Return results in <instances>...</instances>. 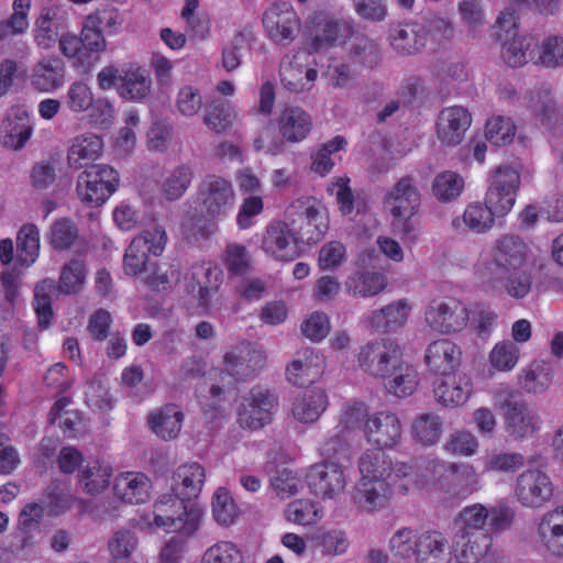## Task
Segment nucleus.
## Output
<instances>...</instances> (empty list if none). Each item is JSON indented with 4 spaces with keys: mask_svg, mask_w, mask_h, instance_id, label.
I'll return each mask as SVG.
<instances>
[{
    "mask_svg": "<svg viewBox=\"0 0 563 563\" xmlns=\"http://www.w3.org/2000/svg\"><path fill=\"white\" fill-rule=\"evenodd\" d=\"M358 468L361 478L354 487L352 500L365 512L386 508L394 493L406 495L413 483V464L394 462L380 450H367L363 453Z\"/></svg>",
    "mask_w": 563,
    "mask_h": 563,
    "instance_id": "f257e3e1",
    "label": "nucleus"
},
{
    "mask_svg": "<svg viewBox=\"0 0 563 563\" xmlns=\"http://www.w3.org/2000/svg\"><path fill=\"white\" fill-rule=\"evenodd\" d=\"M106 49L107 41L102 29L88 15L82 22L80 35L67 32L59 37V52L80 74H88Z\"/></svg>",
    "mask_w": 563,
    "mask_h": 563,
    "instance_id": "f03ea898",
    "label": "nucleus"
},
{
    "mask_svg": "<svg viewBox=\"0 0 563 563\" xmlns=\"http://www.w3.org/2000/svg\"><path fill=\"white\" fill-rule=\"evenodd\" d=\"M197 198L201 205V216L211 229L227 219L234 207L236 194L230 179L219 175H207L198 186Z\"/></svg>",
    "mask_w": 563,
    "mask_h": 563,
    "instance_id": "7ed1b4c3",
    "label": "nucleus"
},
{
    "mask_svg": "<svg viewBox=\"0 0 563 563\" xmlns=\"http://www.w3.org/2000/svg\"><path fill=\"white\" fill-rule=\"evenodd\" d=\"M178 494H164L153 506V523L167 532L191 536L199 527L201 512L186 505Z\"/></svg>",
    "mask_w": 563,
    "mask_h": 563,
    "instance_id": "20e7f679",
    "label": "nucleus"
},
{
    "mask_svg": "<svg viewBox=\"0 0 563 563\" xmlns=\"http://www.w3.org/2000/svg\"><path fill=\"white\" fill-rule=\"evenodd\" d=\"M286 219L295 243H317L328 231V220L310 197L294 200L286 209Z\"/></svg>",
    "mask_w": 563,
    "mask_h": 563,
    "instance_id": "39448f33",
    "label": "nucleus"
},
{
    "mask_svg": "<svg viewBox=\"0 0 563 563\" xmlns=\"http://www.w3.org/2000/svg\"><path fill=\"white\" fill-rule=\"evenodd\" d=\"M526 257V243L518 236L505 235L495 242L493 261L478 266L477 273L495 286L504 282L507 274L520 269Z\"/></svg>",
    "mask_w": 563,
    "mask_h": 563,
    "instance_id": "423d86ee",
    "label": "nucleus"
},
{
    "mask_svg": "<svg viewBox=\"0 0 563 563\" xmlns=\"http://www.w3.org/2000/svg\"><path fill=\"white\" fill-rule=\"evenodd\" d=\"M118 172L104 164L87 167L77 179V195L89 207L101 206L118 188Z\"/></svg>",
    "mask_w": 563,
    "mask_h": 563,
    "instance_id": "0eeeda50",
    "label": "nucleus"
},
{
    "mask_svg": "<svg viewBox=\"0 0 563 563\" xmlns=\"http://www.w3.org/2000/svg\"><path fill=\"white\" fill-rule=\"evenodd\" d=\"M426 322L435 332L454 334L466 328L470 311L465 302L455 297L433 299L426 309Z\"/></svg>",
    "mask_w": 563,
    "mask_h": 563,
    "instance_id": "6e6552de",
    "label": "nucleus"
},
{
    "mask_svg": "<svg viewBox=\"0 0 563 563\" xmlns=\"http://www.w3.org/2000/svg\"><path fill=\"white\" fill-rule=\"evenodd\" d=\"M278 405V396L267 387L257 385L242 398L239 423L242 428L257 430L269 423Z\"/></svg>",
    "mask_w": 563,
    "mask_h": 563,
    "instance_id": "1a4fd4ad",
    "label": "nucleus"
},
{
    "mask_svg": "<svg viewBox=\"0 0 563 563\" xmlns=\"http://www.w3.org/2000/svg\"><path fill=\"white\" fill-rule=\"evenodd\" d=\"M167 235L163 228L155 227L132 240L125 250L123 269L126 275L136 276L151 265L150 254L159 256L166 245Z\"/></svg>",
    "mask_w": 563,
    "mask_h": 563,
    "instance_id": "9d476101",
    "label": "nucleus"
},
{
    "mask_svg": "<svg viewBox=\"0 0 563 563\" xmlns=\"http://www.w3.org/2000/svg\"><path fill=\"white\" fill-rule=\"evenodd\" d=\"M402 362L399 345L388 339L363 346L357 355L358 366L373 377L390 378L393 371Z\"/></svg>",
    "mask_w": 563,
    "mask_h": 563,
    "instance_id": "9b49d317",
    "label": "nucleus"
},
{
    "mask_svg": "<svg viewBox=\"0 0 563 563\" xmlns=\"http://www.w3.org/2000/svg\"><path fill=\"white\" fill-rule=\"evenodd\" d=\"M519 186L520 175L516 168L503 165L495 169L485 200L496 217H503L512 209Z\"/></svg>",
    "mask_w": 563,
    "mask_h": 563,
    "instance_id": "f8f14e48",
    "label": "nucleus"
},
{
    "mask_svg": "<svg viewBox=\"0 0 563 563\" xmlns=\"http://www.w3.org/2000/svg\"><path fill=\"white\" fill-rule=\"evenodd\" d=\"M265 366V352L249 342L232 346L223 356L224 371L238 380L255 377Z\"/></svg>",
    "mask_w": 563,
    "mask_h": 563,
    "instance_id": "ddd939ff",
    "label": "nucleus"
},
{
    "mask_svg": "<svg viewBox=\"0 0 563 563\" xmlns=\"http://www.w3.org/2000/svg\"><path fill=\"white\" fill-rule=\"evenodd\" d=\"M383 203L388 208L393 219L415 217L421 205L417 180L409 175L400 177L386 190Z\"/></svg>",
    "mask_w": 563,
    "mask_h": 563,
    "instance_id": "4468645a",
    "label": "nucleus"
},
{
    "mask_svg": "<svg viewBox=\"0 0 563 563\" xmlns=\"http://www.w3.org/2000/svg\"><path fill=\"white\" fill-rule=\"evenodd\" d=\"M309 53L294 52L283 57L279 66L280 82L290 92H302L312 88L318 71L308 67Z\"/></svg>",
    "mask_w": 563,
    "mask_h": 563,
    "instance_id": "2eb2a0df",
    "label": "nucleus"
},
{
    "mask_svg": "<svg viewBox=\"0 0 563 563\" xmlns=\"http://www.w3.org/2000/svg\"><path fill=\"white\" fill-rule=\"evenodd\" d=\"M307 483L317 497L333 499L344 492L346 477L339 463L322 462L310 467Z\"/></svg>",
    "mask_w": 563,
    "mask_h": 563,
    "instance_id": "dca6fc26",
    "label": "nucleus"
},
{
    "mask_svg": "<svg viewBox=\"0 0 563 563\" xmlns=\"http://www.w3.org/2000/svg\"><path fill=\"white\" fill-rule=\"evenodd\" d=\"M553 489L548 474L532 468L522 472L517 477L515 493L523 506L540 508L551 499Z\"/></svg>",
    "mask_w": 563,
    "mask_h": 563,
    "instance_id": "f3484780",
    "label": "nucleus"
},
{
    "mask_svg": "<svg viewBox=\"0 0 563 563\" xmlns=\"http://www.w3.org/2000/svg\"><path fill=\"white\" fill-rule=\"evenodd\" d=\"M263 23L269 37L280 45L290 44L300 26L295 10L287 2L272 5L264 13Z\"/></svg>",
    "mask_w": 563,
    "mask_h": 563,
    "instance_id": "a211bd4d",
    "label": "nucleus"
},
{
    "mask_svg": "<svg viewBox=\"0 0 563 563\" xmlns=\"http://www.w3.org/2000/svg\"><path fill=\"white\" fill-rule=\"evenodd\" d=\"M401 422L397 415L389 411L377 412L367 419L364 435L375 450L391 449L401 439Z\"/></svg>",
    "mask_w": 563,
    "mask_h": 563,
    "instance_id": "6ab92c4d",
    "label": "nucleus"
},
{
    "mask_svg": "<svg viewBox=\"0 0 563 563\" xmlns=\"http://www.w3.org/2000/svg\"><path fill=\"white\" fill-rule=\"evenodd\" d=\"M472 124V115L461 106L448 107L440 111L437 121V135L448 146L460 144Z\"/></svg>",
    "mask_w": 563,
    "mask_h": 563,
    "instance_id": "aec40b11",
    "label": "nucleus"
},
{
    "mask_svg": "<svg viewBox=\"0 0 563 563\" xmlns=\"http://www.w3.org/2000/svg\"><path fill=\"white\" fill-rule=\"evenodd\" d=\"M222 283V272L217 266H194L190 276L185 283V291L196 299L202 308L209 306L211 297L218 291Z\"/></svg>",
    "mask_w": 563,
    "mask_h": 563,
    "instance_id": "412c9836",
    "label": "nucleus"
},
{
    "mask_svg": "<svg viewBox=\"0 0 563 563\" xmlns=\"http://www.w3.org/2000/svg\"><path fill=\"white\" fill-rule=\"evenodd\" d=\"M312 23L311 45L314 51L344 44L352 35V29L346 22L335 20L327 14H317Z\"/></svg>",
    "mask_w": 563,
    "mask_h": 563,
    "instance_id": "4be33fe9",
    "label": "nucleus"
},
{
    "mask_svg": "<svg viewBox=\"0 0 563 563\" xmlns=\"http://www.w3.org/2000/svg\"><path fill=\"white\" fill-rule=\"evenodd\" d=\"M424 361L430 371L441 376H448L460 367L462 350L453 341L440 339L428 345Z\"/></svg>",
    "mask_w": 563,
    "mask_h": 563,
    "instance_id": "5701e85b",
    "label": "nucleus"
},
{
    "mask_svg": "<svg viewBox=\"0 0 563 563\" xmlns=\"http://www.w3.org/2000/svg\"><path fill=\"white\" fill-rule=\"evenodd\" d=\"M323 368V356L313 349H305L298 352L296 358L288 365L287 380L295 386H306L318 379Z\"/></svg>",
    "mask_w": 563,
    "mask_h": 563,
    "instance_id": "b1692460",
    "label": "nucleus"
},
{
    "mask_svg": "<svg viewBox=\"0 0 563 563\" xmlns=\"http://www.w3.org/2000/svg\"><path fill=\"white\" fill-rule=\"evenodd\" d=\"M65 82V64L56 55L40 58L31 71L32 86L42 92H52Z\"/></svg>",
    "mask_w": 563,
    "mask_h": 563,
    "instance_id": "393cba45",
    "label": "nucleus"
},
{
    "mask_svg": "<svg viewBox=\"0 0 563 563\" xmlns=\"http://www.w3.org/2000/svg\"><path fill=\"white\" fill-rule=\"evenodd\" d=\"M437 401L444 407H457L466 402L472 393L470 378L464 374L448 375L433 383Z\"/></svg>",
    "mask_w": 563,
    "mask_h": 563,
    "instance_id": "a878e982",
    "label": "nucleus"
},
{
    "mask_svg": "<svg viewBox=\"0 0 563 563\" xmlns=\"http://www.w3.org/2000/svg\"><path fill=\"white\" fill-rule=\"evenodd\" d=\"M505 429L515 439L533 434L538 428L537 413L523 401L508 402L504 413Z\"/></svg>",
    "mask_w": 563,
    "mask_h": 563,
    "instance_id": "bb28decb",
    "label": "nucleus"
},
{
    "mask_svg": "<svg viewBox=\"0 0 563 563\" xmlns=\"http://www.w3.org/2000/svg\"><path fill=\"white\" fill-rule=\"evenodd\" d=\"M288 222H273L263 238V250L279 261H291L297 255Z\"/></svg>",
    "mask_w": 563,
    "mask_h": 563,
    "instance_id": "cd10ccee",
    "label": "nucleus"
},
{
    "mask_svg": "<svg viewBox=\"0 0 563 563\" xmlns=\"http://www.w3.org/2000/svg\"><path fill=\"white\" fill-rule=\"evenodd\" d=\"M538 538L547 552L563 558V506L545 512L538 525Z\"/></svg>",
    "mask_w": 563,
    "mask_h": 563,
    "instance_id": "c85d7f7f",
    "label": "nucleus"
},
{
    "mask_svg": "<svg viewBox=\"0 0 563 563\" xmlns=\"http://www.w3.org/2000/svg\"><path fill=\"white\" fill-rule=\"evenodd\" d=\"M428 31L419 23H401L390 29L391 47L400 55H413L427 43Z\"/></svg>",
    "mask_w": 563,
    "mask_h": 563,
    "instance_id": "c756f323",
    "label": "nucleus"
},
{
    "mask_svg": "<svg viewBox=\"0 0 563 563\" xmlns=\"http://www.w3.org/2000/svg\"><path fill=\"white\" fill-rule=\"evenodd\" d=\"M33 124L23 109L12 110L0 128L2 144L10 150L22 148L30 139Z\"/></svg>",
    "mask_w": 563,
    "mask_h": 563,
    "instance_id": "7c9ffc66",
    "label": "nucleus"
},
{
    "mask_svg": "<svg viewBox=\"0 0 563 563\" xmlns=\"http://www.w3.org/2000/svg\"><path fill=\"white\" fill-rule=\"evenodd\" d=\"M151 488L150 478L143 473L134 472L120 474L113 486L115 496L131 505H139L148 500Z\"/></svg>",
    "mask_w": 563,
    "mask_h": 563,
    "instance_id": "2f4dec72",
    "label": "nucleus"
},
{
    "mask_svg": "<svg viewBox=\"0 0 563 563\" xmlns=\"http://www.w3.org/2000/svg\"><path fill=\"white\" fill-rule=\"evenodd\" d=\"M205 479L206 471L199 463L181 464L173 474L172 492L190 500L199 496Z\"/></svg>",
    "mask_w": 563,
    "mask_h": 563,
    "instance_id": "473e14b6",
    "label": "nucleus"
},
{
    "mask_svg": "<svg viewBox=\"0 0 563 563\" xmlns=\"http://www.w3.org/2000/svg\"><path fill=\"white\" fill-rule=\"evenodd\" d=\"M278 129L285 140L297 143L310 133L312 119L300 107H286L278 117Z\"/></svg>",
    "mask_w": 563,
    "mask_h": 563,
    "instance_id": "72a5a7b5",
    "label": "nucleus"
},
{
    "mask_svg": "<svg viewBox=\"0 0 563 563\" xmlns=\"http://www.w3.org/2000/svg\"><path fill=\"white\" fill-rule=\"evenodd\" d=\"M148 422L154 433L163 440L177 438L181 430L184 412L174 404H167L148 415Z\"/></svg>",
    "mask_w": 563,
    "mask_h": 563,
    "instance_id": "f704fd0d",
    "label": "nucleus"
},
{
    "mask_svg": "<svg viewBox=\"0 0 563 563\" xmlns=\"http://www.w3.org/2000/svg\"><path fill=\"white\" fill-rule=\"evenodd\" d=\"M501 58L510 67H520L530 60H534L538 40L532 35H515L503 40Z\"/></svg>",
    "mask_w": 563,
    "mask_h": 563,
    "instance_id": "c9c22d12",
    "label": "nucleus"
},
{
    "mask_svg": "<svg viewBox=\"0 0 563 563\" xmlns=\"http://www.w3.org/2000/svg\"><path fill=\"white\" fill-rule=\"evenodd\" d=\"M152 80L148 71L140 66L123 69L121 82L117 84L118 93L128 100L140 101L151 92Z\"/></svg>",
    "mask_w": 563,
    "mask_h": 563,
    "instance_id": "e433bc0d",
    "label": "nucleus"
},
{
    "mask_svg": "<svg viewBox=\"0 0 563 563\" xmlns=\"http://www.w3.org/2000/svg\"><path fill=\"white\" fill-rule=\"evenodd\" d=\"M490 544L489 534L455 533L453 541L454 558L457 563H479Z\"/></svg>",
    "mask_w": 563,
    "mask_h": 563,
    "instance_id": "4c0bfd02",
    "label": "nucleus"
},
{
    "mask_svg": "<svg viewBox=\"0 0 563 563\" xmlns=\"http://www.w3.org/2000/svg\"><path fill=\"white\" fill-rule=\"evenodd\" d=\"M103 148L102 140L92 133H85L74 137L68 150V164L71 168L87 167L97 159Z\"/></svg>",
    "mask_w": 563,
    "mask_h": 563,
    "instance_id": "58836bf2",
    "label": "nucleus"
},
{
    "mask_svg": "<svg viewBox=\"0 0 563 563\" xmlns=\"http://www.w3.org/2000/svg\"><path fill=\"white\" fill-rule=\"evenodd\" d=\"M409 312L410 306L408 302L398 300L373 311L368 316V323L377 332H391L406 324Z\"/></svg>",
    "mask_w": 563,
    "mask_h": 563,
    "instance_id": "ea45409f",
    "label": "nucleus"
},
{
    "mask_svg": "<svg viewBox=\"0 0 563 563\" xmlns=\"http://www.w3.org/2000/svg\"><path fill=\"white\" fill-rule=\"evenodd\" d=\"M328 406V396L322 389L307 390L292 402V416L302 423L317 421Z\"/></svg>",
    "mask_w": 563,
    "mask_h": 563,
    "instance_id": "a19ab883",
    "label": "nucleus"
},
{
    "mask_svg": "<svg viewBox=\"0 0 563 563\" xmlns=\"http://www.w3.org/2000/svg\"><path fill=\"white\" fill-rule=\"evenodd\" d=\"M65 26L64 14L55 8H43L36 22L34 41L37 46L48 49L58 40L59 29Z\"/></svg>",
    "mask_w": 563,
    "mask_h": 563,
    "instance_id": "79ce46f5",
    "label": "nucleus"
},
{
    "mask_svg": "<svg viewBox=\"0 0 563 563\" xmlns=\"http://www.w3.org/2000/svg\"><path fill=\"white\" fill-rule=\"evenodd\" d=\"M553 377L554 371L549 364L533 361L521 369L518 384L527 393L542 394L552 385Z\"/></svg>",
    "mask_w": 563,
    "mask_h": 563,
    "instance_id": "37998d69",
    "label": "nucleus"
},
{
    "mask_svg": "<svg viewBox=\"0 0 563 563\" xmlns=\"http://www.w3.org/2000/svg\"><path fill=\"white\" fill-rule=\"evenodd\" d=\"M418 551L415 558L417 563H450L448 540L437 531L421 533Z\"/></svg>",
    "mask_w": 563,
    "mask_h": 563,
    "instance_id": "c03bdc74",
    "label": "nucleus"
},
{
    "mask_svg": "<svg viewBox=\"0 0 563 563\" xmlns=\"http://www.w3.org/2000/svg\"><path fill=\"white\" fill-rule=\"evenodd\" d=\"M495 217V210L488 203L475 202L467 206L462 218L453 220V227L459 229L464 224L470 231L481 234L493 228Z\"/></svg>",
    "mask_w": 563,
    "mask_h": 563,
    "instance_id": "a18cd8bd",
    "label": "nucleus"
},
{
    "mask_svg": "<svg viewBox=\"0 0 563 563\" xmlns=\"http://www.w3.org/2000/svg\"><path fill=\"white\" fill-rule=\"evenodd\" d=\"M448 470L453 474L454 496L461 500L478 492L482 487L476 468L468 463H450Z\"/></svg>",
    "mask_w": 563,
    "mask_h": 563,
    "instance_id": "49530a36",
    "label": "nucleus"
},
{
    "mask_svg": "<svg viewBox=\"0 0 563 563\" xmlns=\"http://www.w3.org/2000/svg\"><path fill=\"white\" fill-rule=\"evenodd\" d=\"M139 548V537L132 529L120 528L108 540L111 563H134L132 555Z\"/></svg>",
    "mask_w": 563,
    "mask_h": 563,
    "instance_id": "de8ad7c7",
    "label": "nucleus"
},
{
    "mask_svg": "<svg viewBox=\"0 0 563 563\" xmlns=\"http://www.w3.org/2000/svg\"><path fill=\"white\" fill-rule=\"evenodd\" d=\"M387 286L386 278L380 273L356 272L345 282L346 291L353 297H373Z\"/></svg>",
    "mask_w": 563,
    "mask_h": 563,
    "instance_id": "09e8293b",
    "label": "nucleus"
},
{
    "mask_svg": "<svg viewBox=\"0 0 563 563\" xmlns=\"http://www.w3.org/2000/svg\"><path fill=\"white\" fill-rule=\"evenodd\" d=\"M443 422L440 416L431 412L418 415L411 423L413 440L423 446H432L442 435Z\"/></svg>",
    "mask_w": 563,
    "mask_h": 563,
    "instance_id": "8fccbe9b",
    "label": "nucleus"
},
{
    "mask_svg": "<svg viewBox=\"0 0 563 563\" xmlns=\"http://www.w3.org/2000/svg\"><path fill=\"white\" fill-rule=\"evenodd\" d=\"M18 256L21 266L30 267L40 252V232L35 224L23 225L16 236Z\"/></svg>",
    "mask_w": 563,
    "mask_h": 563,
    "instance_id": "3c124183",
    "label": "nucleus"
},
{
    "mask_svg": "<svg viewBox=\"0 0 563 563\" xmlns=\"http://www.w3.org/2000/svg\"><path fill=\"white\" fill-rule=\"evenodd\" d=\"M192 179L194 169L188 165H179L164 179L161 192L168 201L178 200L187 191Z\"/></svg>",
    "mask_w": 563,
    "mask_h": 563,
    "instance_id": "603ef678",
    "label": "nucleus"
},
{
    "mask_svg": "<svg viewBox=\"0 0 563 563\" xmlns=\"http://www.w3.org/2000/svg\"><path fill=\"white\" fill-rule=\"evenodd\" d=\"M420 539L421 533H418L411 528L404 527L393 533L389 539L388 548L394 558L398 560H409L416 558Z\"/></svg>",
    "mask_w": 563,
    "mask_h": 563,
    "instance_id": "864d4df0",
    "label": "nucleus"
},
{
    "mask_svg": "<svg viewBox=\"0 0 563 563\" xmlns=\"http://www.w3.org/2000/svg\"><path fill=\"white\" fill-rule=\"evenodd\" d=\"M387 390L397 397L411 395L417 387L418 376L416 369L404 361L393 371L390 378H385Z\"/></svg>",
    "mask_w": 563,
    "mask_h": 563,
    "instance_id": "5fc2aeb1",
    "label": "nucleus"
},
{
    "mask_svg": "<svg viewBox=\"0 0 563 563\" xmlns=\"http://www.w3.org/2000/svg\"><path fill=\"white\" fill-rule=\"evenodd\" d=\"M42 517L43 508L36 503L27 504L21 510L18 520L21 549H26L34 544L32 532L38 529Z\"/></svg>",
    "mask_w": 563,
    "mask_h": 563,
    "instance_id": "6e6d98bb",
    "label": "nucleus"
},
{
    "mask_svg": "<svg viewBox=\"0 0 563 563\" xmlns=\"http://www.w3.org/2000/svg\"><path fill=\"white\" fill-rule=\"evenodd\" d=\"M112 470L99 461L89 462L80 473V483L88 494H99L109 484Z\"/></svg>",
    "mask_w": 563,
    "mask_h": 563,
    "instance_id": "4d7b16f0",
    "label": "nucleus"
},
{
    "mask_svg": "<svg viewBox=\"0 0 563 563\" xmlns=\"http://www.w3.org/2000/svg\"><path fill=\"white\" fill-rule=\"evenodd\" d=\"M55 288L53 279H43L34 288V309L42 329L48 328L53 317L52 294Z\"/></svg>",
    "mask_w": 563,
    "mask_h": 563,
    "instance_id": "13d9d810",
    "label": "nucleus"
},
{
    "mask_svg": "<svg viewBox=\"0 0 563 563\" xmlns=\"http://www.w3.org/2000/svg\"><path fill=\"white\" fill-rule=\"evenodd\" d=\"M87 275V268L82 261L71 260L62 268L58 289L62 294H77L84 286Z\"/></svg>",
    "mask_w": 563,
    "mask_h": 563,
    "instance_id": "bf43d9fd",
    "label": "nucleus"
},
{
    "mask_svg": "<svg viewBox=\"0 0 563 563\" xmlns=\"http://www.w3.org/2000/svg\"><path fill=\"white\" fill-rule=\"evenodd\" d=\"M488 517L489 512L487 508L481 504L465 507L460 514L462 526L456 533L468 536H473V533L474 536H476V533L488 534L486 530Z\"/></svg>",
    "mask_w": 563,
    "mask_h": 563,
    "instance_id": "052dcab7",
    "label": "nucleus"
},
{
    "mask_svg": "<svg viewBox=\"0 0 563 563\" xmlns=\"http://www.w3.org/2000/svg\"><path fill=\"white\" fill-rule=\"evenodd\" d=\"M350 57L364 65L373 68L382 60V53L377 43L367 36H356L349 48Z\"/></svg>",
    "mask_w": 563,
    "mask_h": 563,
    "instance_id": "680f3d73",
    "label": "nucleus"
},
{
    "mask_svg": "<svg viewBox=\"0 0 563 563\" xmlns=\"http://www.w3.org/2000/svg\"><path fill=\"white\" fill-rule=\"evenodd\" d=\"M314 541L320 552L328 556L342 555L350 547L347 534L340 529L320 530Z\"/></svg>",
    "mask_w": 563,
    "mask_h": 563,
    "instance_id": "e2e57ef3",
    "label": "nucleus"
},
{
    "mask_svg": "<svg viewBox=\"0 0 563 563\" xmlns=\"http://www.w3.org/2000/svg\"><path fill=\"white\" fill-rule=\"evenodd\" d=\"M203 123L212 131L221 133L232 125L234 112L221 100H213L205 108Z\"/></svg>",
    "mask_w": 563,
    "mask_h": 563,
    "instance_id": "0e129e2a",
    "label": "nucleus"
},
{
    "mask_svg": "<svg viewBox=\"0 0 563 563\" xmlns=\"http://www.w3.org/2000/svg\"><path fill=\"white\" fill-rule=\"evenodd\" d=\"M520 349L512 341L498 342L489 353L490 365L500 372L511 371L518 363Z\"/></svg>",
    "mask_w": 563,
    "mask_h": 563,
    "instance_id": "69168bd1",
    "label": "nucleus"
},
{
    "mask_svg": "<svg viewBox=\"0 0 563 563\" xmlns=\"http://www.w3.org/2000/svg\"><path fill=\"white\" fill-rule=\"evenodd\" d=\"M515 134L516 125L510 118L495 115L486 123V139L496 146L509 144Z\"/></svg>",
    "mask_w": 563,
    "mask_h": 563,
    "instance_id": "338daca9",
    "label": "nucleus"
},
{
    "mask_svg": "<svg viewBox=\"0 0 563 563\" xmlns=\"http://www.w3.org/2000/svg\"><path fill=\"white\" fill-rule=\"evenodd\" d=\"M201 563H244V556L234 543L220 541L206 550Z\"/></svg>",
    "mask_w": 563,
    "mask_h": 563,
    "instance_id": "774afa93",
    "label": "nucleus"
}]
</instances>
